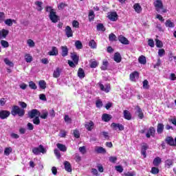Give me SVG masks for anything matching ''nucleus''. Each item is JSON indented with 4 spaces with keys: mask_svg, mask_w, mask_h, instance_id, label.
Listing matches in <instances>:
<instances>
[{
    "mask_svg": "<svg viewBox=\"0 0 176 176\" xmlns=\"http://www.w3.org/2000/svg\"><path fill=\"white\" fill-rule=\"evenodd\" d=\"M168 120H169V122L173 123L174 124V126H176V118H170Z\"/></svg>",
    "mask_w": 176,
    "mask_h": 176,
    "instance_id": "nucleus-64",
    "label": "nucleus"
},
{
    "mask_svg": "<svg viewBox=\"0 0 176 176\" xmlns=\"http://www.w3.org/2000/svg\"><path fill=\"white\" fill-rule=\"evenodd\" d=\"M148 45L150 47H155V42L153 39H148Z\"/></svg>",
    "mask_w": 176,
    "mask_h": 176,
    "instance_id": "nucleus-57",
    "label": "nucleus"
},
{
    "mask_svg": "<svg viewBox=\"0 0 176 176\" xmlns=\"http://www.w3.org/2000/svg\"><path fill=\"white\" fill-rule=\"evenodd\" d=\"M123 113L124 119H126V120H131V113L130 111L124 110Z\"/></svg>",
    "mask_w": 176,
    "mask_h": 176,
    "instance_id": "nucleus-28",
    "label": "nucleus"
},
{
    "mask_svg": "<svg viewBox=\"0 0 176 176\" xmlns=\"http://www.w3.org/2000/svg\"><path fill=\"white\" fill-rule=\"evenodd\" d=\"M5 21V13L0 12V23H3Z\"/></svg>",
    "mask_w": 176,
    "mask_h": 176,
    "instance_id": "nucleus-58",
    "label": "nucleus"
},
{
    "mask_svg": "<svg viewBox=\"0 0 176 176\" xmlns=\"http://www.w3.org/2000/svg\"><path fill=\"white\" fill-rule=\"evenodd\" d=\"M108 18L111 21H116L118 20V14H116V12H110L108 15Z\"/></svg>",
    "mask_w": 176,
    "mask_h": 176,
    "instance_id": "nucleus-15",
    "label": "nucleus"
},
{
    "mask_svg": "<svg viewBox=\"0 0 176 176\" xmlns=\"http://www.w3.org/2000/svg\"><path fill=\"white\" fill-rule=\"evenodd\" d=\"M139 78L140 74L138 73V72H133L130 74V80L132 82H135V80H137V79H138Z\"/></svg>",
    "mask_w": 176,
    "mask_h": 176,
    "instance_id": "nucleus-10",
    "label": "nucleus"
},
{
    "mask_svg": "<svg viewBox=\"0 0 176 176\" xmlns=\"http://www.w3.org/2000/svg\"><path fill=\"white\" fill-rule=\"evenodd\" d=\"M50 19L52 23H57L58 21V16L54 11H51L50 13Z\"/></svg>",
    "mask_w": 176,
    "mask_h": 176,
    "instance_id": "nucleus-6",
    "label": "nucleus"
},
{
    "mask_svg": "<svg viewBox=\"0 0 176 176\" xmlns=\"http://www.w3.org/2000/svg\"><path fill=\"white\" fill-rule=\"evenodd\" d=\"M94 12L93 10L89 11V19L90 21H91V20H94Z\"/></svg>",
    "mask_w": 176,
    "mask_h": 176,
    "instance_id": "nucleus-48",
    "label": "nucleus"
},
{
    "mask_svg": "<svg viewBox=\"0 0 176 176\" xmlns=\"http://www.w3.org/2000/svg\"><path fill=\"white\" fill-rule=\"evenodd\" d=\"M25 60L26 63H31L32 61V56L28 54L25 55Z\"/></svg>",
    "mask_w": 176,
    "mask_h": 176,
    "instance_id": "nucleus-37",
    "label": "nucleus"
},
{
    "mask_svg": "<svg viewBox=\"0 0 176 176\" xmlns=\"http://www.w3.org/2000/svg\"><path fill=\"white\" fill-rule=\"evenodd\" d=\"M138 61L140 64H143V65H145V64H146V58L142 55L139 57Z\"/></svg>",
    "mask_w": 176,
    "mask_h": 176,
    "instance_id": "nucleus-34",
    "label": "nucleus"
},
{
    "mask_svg": "<svg viewBox=\"0 0 176 176\" xmlns=\"http://www.w3.org/2000/svg\"><path fill=\"white\" fill-rule=\"evenodd\" d=\"M65 34H66L67 38H71V36H73L74 34L72 33V29H71V27H69V26L66 27Z\"/></svg>",
    "mask_w": 176,
    "mask_h": 176,
    "instance_id": "nucleus-22",
    "label": "nucleus"
},
{
    "mask_svg": "<svg viewBox=\"0 0 176 176\" xmlns=\"http://www.w3.org/2000/svg\"><path fill=\"white\" fill-rule=\"evenodd\" d=\"M29 87H30V89H32L33 90H36L37 89L36 85L33 81H30L29 82Z\"/></svg>",
    "mask_w": 176,
    "mask_h": 176,
    "instance_id": "nucleus-41",
    "label": "nucleus"
},
{
    "mask_svg": "<svg viewBox=\"0 0 176 176\" xmlns=\"http://www.w3.org/2000/svg\"><path fill=\"white\" fill-rule=\"evenodd\" d=\"M164 54H166V51H164V49L159 50L158 55L160 56V57H163Z\"/></svg>",
    "mask_w": 176,
    "mask_h": 176,
    "instance_id": "nucleus-54",
    "label": "nucleus"
},
{
    "mask_svg": "<svg viewBox=\"0 0 176 176\" xmlns=\"http://www.w3.org/2000/svg\"><path fill=\"white\" fill-rule=\"evenodd\" d=\"M19 104L20 105V107H21V108H27V103L24 102H19Z\"/></svg>",
    "mask_w": 176,
    "mask_h": 176,
    "instance_id": "nucleus-63",
    "label": "nucleus"
},
{
    "mask_svg": "<svg viewBox=\"0 0 176 176\" xmlns=\"http://www.w3.org/2000/svg\"><path fill=\"white\" fill-rule=\"evenodd\" d=\"M113 60L116 63H120V61H122V56L119 52L115 53Z\"/></svg>",
    "mask_w": 176,
    "mask_h": 176,
    "instance_id": "nucleus-25",
    "label": "nucleus"
},
{
    "mask_svg": "<svg viewBox=\"0 0 176 176\" xmlns=\"http://www.w3.org/2000/svg\"><path fill=\"white\" fill-rule=\"evenodd\" d=\"M78 76L80 79H83L85 78V71L82 68H79L78 71Z\"/></svg>",
    "mask_w": 176,
    "mask_h": 176,
    "instance_id": "nucleus-32",
    "label": "nucleus"
},
{
    "mask_svg": "<svg viewBox=\"0 0 176 176\" xmlns=\"http://www.w3.org/2000/svg\"><path fill=\"white\" fill-rule=\"evenodd\" d=\"M75 46H76V49H82V42H80L79 41H76L75 42Z\"/></svg>",
    "mask_w": 176,
    "mask_h": 176,
    "instance_id": "nucleus-46",
    "label": "nucleus"
},
{
    "mask_svg": "<svg viewBox=\"0 0 176 176\" xmlns=\"http://www.w3.org/2000/svg\"><path fill=\"white\" fill-rule=\"evenodd\" d=\"M12 147H6L4 150V155L6 156H9L10 153H12Z\"/></svg>",
    "mask_w": 176,
    "mask_h": 176,
    "instance_id": "nucleus-35",
    "label": "nucleus"
},
{
    "mask_svg": "<svg viewBox=\"0 0 176 176\" xmlns=\"http://www.w3.org/2000/svg\"><path fill=\"white\" fill-rule=\"evenodd\" d=\"M89 46L91 47V49H97V43L94 40H91L89 43Z\"/></svg>",
    "mask_w": 176,
    "mask_h": 176,
    "instance_id": "nucleus-36",
    "label": "nucleus"
},
{
    "mask_svg": "<svg viewBox=\"0 0 176 176\" xmlns=\"http://www.w3.org/2000/svg\"><path fill=\"white\" fill-rule=\"evenodd\" d=\"M38 85L41 89H46V82L45 80H40L38 82Z\"/></svg>",
    "mask_w": 176,
    "mask_h": 176,
    "instance_id": "nucleus-38",
    "label": "nucleus"
},
{
    "mask_svg": "<svg viewBox=\"0 0 176 176\" xmlns=\"http://www.w3.org/2000/svg\"><path fill=\"white\" fill-rule=\"evenodd\" d=\"M135 113L137 116H138V118L140 119H144V113L142 112V109L140 108L139 106H137L135 108Z\"/></svg>",
    "mask_w": 176,
    "mask_h": 176,
    "instance_id": "nucleus-11",
    "label": "nucleus"
},
{
    "mask_svg": "<svg viewBox=\"0 0 176 176\" xmlns=\"http://www.w3.org/2000/svg\"><path fill=\"white\" fill-rule=\"evenodd\" d=\"M1 45L3 47H8L9 46V43L5 40H1Z\"/></svg>",
    "mask_w": 176,
    "mask_h": 176,
    "instance_id": "nucleus-45",
    "label": "nucleus"
},
{
    "mask_svg": "<svg viewBox=\"0 0 176 176\" xmlns=\"http://www.w3.org/2000/svg\"><path fill=\"white\" fill-rule=\"evenodd\" d=\"M153 164L155 167L160 166L162 164V158L160 157H156L153 161Z\"/></svg>",
    "mask_w": 176,
    "mask_h": 176,
    "instance_id": "nucleus-16",
    "label": "nucleus"
},
{
    "mask_svg": "<svg viewBox=\"0 0 176 176\" xmlns=\"http://www.w3.org/2000/svg\"><path fill=\"white\" fill-rule=\"evenodd\" d=\"M165 24L166 27H169L170 28H173V27H174V23L170 20H167Z\"/></svg>",
    "mask_w": 176,
    "mask_h": 176,
    "instance_id": "nucleus-47",
    "label": "nucleus"
},
{
    "mask_svg": "<svg viewBox=\"0 0 176 176\" xmlns=\"http://www.w3.org/2000/svg\"><path fill=\"white\" fill-rule=\"evenodd\" d=\"M40 118H41V119H47V116H49V112H47V111H43L41 112V113H40Z\"/></svg>",
    "mask_w": 176,
    "mask_h": 176,
    "instance_id": "nucleus-33",
    "label": "nucleus"
},
{
    "mask_svg": "<svg viewBox=\"0 0 176 176\" xmlns=\"http://www.w3.org/2000/svg\"><path fill=\"white\" fill-rule=\"evenodd\" d=\"M72 25L74 27V28H79V22H78V21H74Z\"/></svg>",
    "mask_w": 176,
    "mask_h": 176,
    "instance_id": "nucleus-59",
    "label": "nucleus"
},
{
    "mask_svg": "<svg viewBox=\"0 0 176 176\" xmlns=\"http://www.w3.org/2000/svg\"><path fill=\"white\" fill-rule=\"evenodd\" d=\"M25 111L23 109H21L19 106H13L12 109L11 111V114L12 116H16V115H19L21 117H23L25 115Z\"/></svg>",
    "mask_w": 176,
    "mask_h": 176,
    "instance_id": "nucleus-1",
    "label": "nucleus"
},
{
    "mask_svg": "<svg viewBox=\"0 0 176 176\" xmlns=\"http://www.w3.org/2000/svg\"><path fill=\"white\" fill-rule=\"evenodd\" d=\"M42 2L36 1L35 2V5L38 7V10L41 11L42 10Z\"/></svg>",
    "mask_w": 176,
    "mask_h": 176,
    "instance_id": "nucleus-56",
    "label": "nucleus"
},
{
    "mask_svg": "<svg viewBox=\"0 0 176 176\" xmlns=\"http://www.w3.org/2000/svg\"><path fill=\"white\" fill-rule=\"evenodd\" d=\"M133 9L136 12V13H141L142 10V8H141V6H140L139 3L134 4Z\"/></svg>",
    "mask_w": 176,
    "mask_h": 176,
    "instance_id": "nucleus-30",
    "label": "nucleus"
},
{
    "mask_svg": "<svg viewBox=\"0 0 176 176\" xmlns=\"http://www.w3.org/2000/svg\"><path fill=\"white\" fill-rule=\"evenodd\" d=\"M71 58L73 60L75 65H78V63H79V56L76 54V53L71 54Z\"/></svg>",
    "mask_w": 176,
    "mask_h": 176,
    "instance_id": "nucleus-19",
    "label": "nucleus"
},
{
    "mask_svg": "<svg viewBox=\"0 0 176 176\" xmlns=\"http://www.w3.org/2000/svg\"><path fill=\"white\" fill-rule=\"evenodd\" d=\"M85 129L88 130V131H91L94 129V122L93 121H89L85 123Z\"/></svg>",
    "mask_w": 176,
    "mask_h": 176,
    "instance_id": "nucleus-12",
    "label": "nucleus"
},
{
    "mask_svg": "<svg viewBox=\"0 0 176 176\" xmlns=\"http://www.w3.org/2000/svg\"><path fill=\"white\" fill-rule=\"evenodd\" d=\"M143 89H149V82H148V80H144L143 81Z\"/></svg>",
    "mask_w": 176,
    "mask_h": 176,
    "instance_id": "nucleus-42",
    "label": "nucleus"
},
{
    "mask_svg": "<svg viewBox=\"0 0 176 176\" xmlns=\"http://www.w3.org/2000/svg\"><path fill=\"white\" fill-rule=\"evenodd\" d=\"M151 173L152 174H159V168H156V167H153L151 168Z\"/></svg>",
    "mask_w": 176,
    "mask_h": 176,
    "instance_id": "nucleus-51",
    "label": "nucleus"
},
{
    "mask_svg": "<svg viewBox=\"0 0 176 176\" xmlns=\"http://www.w3.org/2000/svg\"><path fill=\"white\" fill-rule=\"evenodd\" d=\"M28 45L30 47H34L35 46V43L32 39L28 40Z\"/></svg>",
    "mask_w": 176,
    "mask_h": 176,
    "instance_id": "nucleus-50",
    "label": "nucleus"
},
{
    "mask_svg": "<svg viewBox=\"0 0 176 176\" xmlns=\"http://www.w3.org/2000/svg\"><path fill=\"white\" fill-rule=\"evenodd\" d=\"M7 35H9V30L5 29L0 30V41L1 39H5Z\"/></svg>",
    "mask_w": 176,
    "mask_h": 176,
    "instance_id": "nucleus-13",
    "label": "nucleus"
},
{
    "mask_svg": "<svg viewBox=\"0 0 176 176\" xmlns=\"http://www.w3.org/2000/svg\"><path fill=\"white\" fill-rule=\"evenodd\" d=\"M60 49L62 50L61 56L63 57H67V56H68V47L66 45H65V46H61Z\"/></svg>",
    "mask_w": 176,
    "mask_h": 176,
    "instance_id": "nucleus-17",
    "label": "nucleus"
},
{
    "mask_svg": "<svg viewBox=\"0 0 176 176\" xmlns=\"http://www.w3.org/2000/svg\"><path fill=\"white\" fill-rule=\"evenodd\" d=\"M72 119L71 118H69V116H68L67 115L65 116V122H66V123H71L72 122Z\"/></svg>",
    "mask_w": 176,
    "mask_h": 176,
    "instance_id": "nucleus-60",
    "label": "nucleus"
},
{
    "mask_svg": "<svg viewBox=\"0 0 176 176\" xmlns=\"http://www.w3.org/2000/svg\"><path fill=\"white\" fill-rule=\"evenodd\" d=\"M49 56H57L58 50L56 47H52V50L48 52Z\"/></svg>",
    "mask_w": 176,
    "mask_h": 176,
    "instance_id": "nucleus-24",
    "label": "nucleus"
},
{
    "mask_svg": "<svg viewBox=\"0 0 176 176\" xmlns=\"http://www.w3.org/2000/svg\"><path fill=\"white\" fill-rule=\"evenodd\" d=\"M97 30L98 31H105V28L102 23H99L97 25Z\"/></svg>",
    "mask_w": 176,
    "mask_h": 176,
    "instance_id": "nucleus-40",
    "label": "nucleus"
},
{
    "mask_svg": "<svg viewBox=\"0 0 176 176\" xmlns=\"http://www.w3.org/2000/svg\"><path fill=\"white\" fill-rule=\"evenodd\" d=\"M56 146L61 152H67V146H65V145L58 143Z\"/></svg>",
    "mask_w": 176,
    "mask_h": 176,
    "instance_id": "nucleus-29",
    "label": "nucleus"
},
{
    "mask_svg": "<svg viewBox=\"0 0 176 176\" xmlns=\"http://www.w3.org/2000/svg\"><path fill=\"white\" fill-rule=\"evenodd\" d=\"M116 35H115L113 33L110 34L109 36V39L111 41H116Z\"/></svg>",
    "mask_w": 176,
    "mask_h": 176,
    "instance_id": "nucleus-49",
    "label": "nucleus"
},
{
    "mask_svg": "<svg viewBox=\"0 0 176 176\" xmlns=\"http://www.w3.org/2000/svg\"><path fill=\"white\" fill-rule=\"evenodd\" d=\"M100 90L102 91H105V93H109V91L111 90V85L109 84H107L104 87V85L100 84Z\"/></svg>",
    "mask_w": 176,
    "mask_h": 176,
    "instance_id": "nucleus-14",
    "label": "nucleus"
},
{
    "mask_svg": "<svg viewBox=\"0 0 176 176\" xmlns=\"http://www.w3.org/2000/svg\"><path fill=\"white\" fill-rule=\"evenodd\" d=\"M5 104H6V99L5 98H2L0 99V105H1V107H3V105H5Z\"/></svg>",
    "mask_w": 176,
    "mask_h": 176,
    "instance_id": "nucleus-62",
    "label": "nucleus"
},
{
    "mask_svg": "<svg viewBox=\"0 0 176 176\" xmlns=\"http://www.w3.org/2000/svg\"><path fill=\"white\" fill-rule=\"evenodd\" d=\"M155 133H156V129L153 126H151L146 133V138H151V137H155Z\"/></svg>",
    "mask_w": 176,
    "mask_h": 176,
    "instance_id": "nucleus-5",
    "label": "nucleus"
},
{
    "mask_svg": "<svg viewBox=\"0 0 176 176\" xmlns=\"http://www.w3.org/2000/svg\"><path fill=\"white\" fill-rule=\"evenodd\" d=\"M164 131V124L162 123H159L157 126V133L158 134H162Z\"/></svg>",
    "mask_w": 176,
    "mask_h": 176,
    "instance_id": "nucleus-20",
    "label": "nucleus"
},
{
    "mask_svg": "<svg viewBox=\"0 0 176 176\" xmlns=\"http://www.w3.org/2000/svg\"><path fill=\"white\" fill-rule=\"evenodd\" d=\"M33 123L34 124H40L41 120H39V117H35V118L33 119Z\"/></svg>",
    "mask_w": 176,
    "mask_h": 176,
    "instance_id": "nucleus-53",
    "label": "nucleus"
},
{
    "mask_svg": "<svg viewBox=\"0 0 176 176\" xmlns=\"http://www.w3.org/2000/svg\"><path fill=\"white\" fill-rule=\"evenodd\" d=\"M32 153L34 155H39L40 153H46V149L42 146L41 144L38 146V147H34L32 148Z\"/></svg>",
    "mask_w": 176,
    "mask_h": 176,
    "instance_id": "nucleus-3",
    "label": "nucleus"
},
{
    "mask_svg": "<svg viewBox=\"0 0 176 176\" xmlns=\"http://www.w3.org/2000/svg\"><path fill=\"white\" fill-rule=\"evenodd\" d=\"M96 105L97 108L102 107V101L101 100H96Z\"/></svg>",
    "mask_w": 176,
    "mask_h": 176,
    "instance_id": "nucleus-52",
    "label": "nucleus"
},
{
    "mask_svg": "<svg viewBox=\"0 0 176 176\" xmlns=\"http://www.w3.org/2000/svg\"><path fill=\"white\" fill-rule=\"evenodd\" d=\"M29 118L30 119H34V118L41 116V112L36 109H32V111L28 112Z\"/></svg>",
    "mask_w": 176,
    "mask_h": 176,
    "instance_id": "nucleus-4",
    "label": "nucleus"
},
{
    "mask_svg": "<svg viewBox=\"0 0 176 176\" xmlns=\"http://www.w3.org/2000/svg\"><path fill=\"white\" fill-rule=\"evenodd\" d=\"M5 24L8 25V27H12L13 25L12 19H8L5 21Z\"/></svg>",
    "mask_w": 176,
    "mask_h": 176,
    "instance_id": "nucleus-44",
    "label": "nucleus"
},
{
    "mask_svg": "<svg viewBox=\"0 0 176 176\" xmlns=\"http://www.w3.org/2000/svg\"><path fill=\"white\" fill-rule=\"evenodd\" d=\"M174 165V160L168 159L164 162V167L165 168H171Z\"/></svg>",
    "mask_w": 176,
    "mask_h": 176,
    "instance_id": "nucleus-8",
    "label": "nucleus"
},
{
    "mask_svg": "<svg viewBox=\"0 0 176 176\" xmlns=\"http://www.w3.org/2000/svg\"><path fill=\"white\" fill-rule=\"evenodd\" d=\"M111 119H112V116L109 114L104 113L102 116V120H103V122H109Z\"/></svg>",
    "mask_w": 176,
    "mask_h": 176,
    "instance_id": "nucleus-27",
    "label": "nucleus"
},
{
    "mask_svg": "<svg viewBox=\"0 0 176 176\" xmlns=\"http://www.w3.org/2000/svg\"><path fill=\"white\" fill-rule=\"evenodd\" d=\"M118 41L123 45H129V40L123 36H120L118 37Z\"/></svg>",
    "mask_w": 176,
    "mask_h": 176,
    "instance_id": "nucleus-23",
    "label": "nucleus"
},
{
    "mask_svg": "<svg viewBox=\"0 0 176 176\" xmlns=\"http://www.w3.org/2000/svg\"><path fill=\"white\" fill-rule=\"evenodd\" d=\"M116 171H118V173H123V167L121 166H116Z\"/></svg>",
    "mask_w": 176,
    "mask_h": 176,
    "instance_id": "nucleus-61",
    "label": "nucleus"
},
{
    "mask_svg": "<svg viewBox=\"0 0 176 176\" xmlns=\"http://www.w3.org/2000/svg\"><path fill=\"white\" fill-rule=\"evenodd\" d=\"M61 74V70L60 68H56L53 73V77L54 78H60V75Z\"/></svg>",
    "mask_w": 176,
    "mask_h": 176,
    "instance_id": "nucleus-31",
    "label": "nucleus"
},
{
    "mask_svg": "<svg viewBox=\"0 0 176 176\" xmlns=\"http://www.w3.org/2000/svg\"><path fill=\"white\" fill-rule=\"evenodd\" d=\"M111 127L113 129V130H118V129L120 131H123V130H124V126H123L121 124H116L115 122L111 124Z\"/></svg>",
    "mask_w": 176,
    "mask_h": 176,
    "instance_id": "nucleus-9",
    "label": "nucleus"
},
{
    "mask_svg": "<svg viewBox=\"0 0 176 176\" xmlns=\"http://www.w3.org/2000/svg\"><path fill=\"white\" fill-rule=\"evenodd\" d=\"M165 142L168 145H170V146H174V138L171 136L166 137Z\"/></svg>",
    "mask_w": 176,
    "mask_h": 176,
    "instance_id": "nucleus-21",
    "label": "nucleus"
},
{
    "mask_svg": "<svg viewBox=\"0 0 176 176\" xmlns=\"http://www.w3.org/2000/svg\"><path fill=\"white\" fill-rule=\"evenodd\" d=\"M54 154L56 155L57 159H60L61 157V153H60V151H58V149L56 148L54 150Z\"/></svg>",
    "mask_w": 176,
    "mask_h": 176,
    "instance_id": "nucleus-55",
    "label": "nucleus"
},
{
    "mask_svg": "<svg viewBox=\"0 0 176 176\" xmlns=\"http://www.w3.org/2000/svg\"><path fill=\"white\" fill-rule=\"evenodd\" d=\"M154 6L157 12H160V10H162V13H167V10L163 8V2L162 0H155L154 1Z\"/></svg>",
    "mask_w": 176,
    "mask_h": 176,
    "instance_id": "nucleus-2",
    "label": "nucleus"
},
{
    "mask_svg": "<svg viewBox=\"0 0 176 176\" xmlns=\"http://www.w3.org/2000/svg\"><path fill=\"white\" fill-rule=\"evenodd\" d=\"M4 63L6 64V65H8V67H14V64L12 61H10L8 58H4Z\"/></svg>",
    "mask_w": 176,
    "mask_h": 176,
    "instance_id": "nucleus-39",
    "label": "nucleus"
},
{
    "mask_svg": "<svg viewBox=\"0 0 176 176\" xmlns=\"http://www.w3.org/2000/svg\"><path fill=\"white\" fill-rule=\"evenodd\" d=\"M65 170L67 171V173H71L72 171V167L71 166V163L68 161H65L64 162Z\"/></svg>",
    "mask_w": 176,
    "mask_h": 176,
    "instance_id": "nucleus-18",
    "label": "nucleus"
},
{
    "mask_svg": "<svg viewBox=\"0 0 176 176\" xmlns=\"http://www.w3.org/2000/svg\"><path fill=\"white\" fill-rule=\"evenodd\" d=\"M10 116V111L2 110L0 111V119H8Z\"/></svg>",
    "mask_w": 176,
    "mask_h": 176,
    "instance_id": "nucleus-7",
    "label": "nucleus"
},
{
    "mask_svg": "<svg viewBox=\"0 0 176 176\" xmlns=\"http://www.w3.org/2000/svg\"><path fill=\"white\" fill-rule=\"evenodd\" d=\"M155 42H156L155 45L157 47H163V43L160 40L156 38Z\"/></svg>",
    "mask_w": 176,
    "mask_h": 176,
    "instance_id": "nucleus-43",
    "label": "nucleus"
},
{
    "mask_svg": "<svg viewBox=\"0 0 176 176\" xmlns=\"http://www.w3.org/2000/svg\"><path fill=\"white\" fill-rule=\"evenodd\" d=\"M95 152H96L97 153H107V150L101 146H96Z\"/></svg>",
    "mask_w": 176,
    "mask_h": 176,
    "instance_id": "nucleus-26",
    "label": "nucleus"
}]
</instances>
